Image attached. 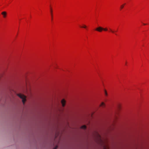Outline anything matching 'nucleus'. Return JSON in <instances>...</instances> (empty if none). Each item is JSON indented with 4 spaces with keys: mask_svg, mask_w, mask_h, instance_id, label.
I'll list each match as a JSON object with an SVG mask.
<instances>
[{
    "mask_svg": "<svg viewBox=\"0 0 149 149\" xmlns=\"http://www.w3.org/2000/svg\"><path fill=\"white\" fill-rule=\"evenodd\" d=\"M95 30L100 32H101L102 30L107 31H108V29L106 28H104L101 26H99Z\"/></svg>",
    "mask_w": 149,
    "mask_h": 149,
    "instance_id": "f03ea898",
    "label": "nucleus"
},
{
    "mask_svg": "<svg viewBox=\"0 0 149 149\" xmlns=\"http://www.w3.org/2000/svg\"><path fill=\"white\" fill-rule=\"evenodd\" d=\"M17 95L19 97L22 99V102L23 104H24L26 101V96L21 94H19Z\"/></svg>",
    "mask_w": 149,
    "mask_h": 149,
    "instance_id": "f257e3e1",
    "label": "nucleus"
},
{
    "mask_svg": "<svg viewBox=\"0 0 149 149\" xmlns=\"http://www.w3.org/2000/svg\"><path fill=\"white\" fill-rule=\"evenodd\" d=\"M61 103L62 104V106L63 107H64L65 104V101L64 100V99H63L61 101Z\"/></svg>",
    "mask_w": 149,
    "mask_h": 149,
    "instance_id": "7ed1b4c3",
    "label": "nucleus"
},
{
    "mask_svg": "<svg viewBox=\"0 0 149 149\" xmlns=\"http://www.w3.org/2000/svg\"><path fill=\"white\" fill-rule=\"evenodd\" d=\"M144 24V25H146V24Z\"/></svg>",
    "mask_w": 149,
    "mask_h": 149,
    "instance_id": "ddd939ff",
    "label": "nucleus"
},
{
    "mask_svg": "<svg viewBox=\"0 0 149 149\" xmlns=\"http://www.w3.org/2000/svg\"><path fill=\"white\" fill-rule=\"evenodd\" d=\"M1 14L3 15L4 18H5L7 15V13L5 11H3L1 13Z\"/></svg>",
    "mask_w": 149,
    "mask_h": 149,
    "instance_id": "20e7f679",
    "label": "nucleus"
},
{
    "mask_svg": "<svg viewBox=\"0 0 149 149\" xmlns=\"http://www.w3.org/2000/svg\"><path fill=\"white\" fill-rule=\"evenodd\" d=\"M105 103L103 102H102L101 104L100 105V106L103 108L104 107H105Z\"/></svg>",
    "mask_w": 149,
    "mask_h": 149,
    "instance_id": "39448f33",
    "label": "nucleus"
},
{
    "mask_svg": "<svg viewBox=\"0 0 149 149\" xmlns=\"http://www.w3.org/2000/svg\"><path fill=\"white\" fill-rule=\"evenodd\" d=\"M125 4H124L122 5H121L120 6V8L121 10L123 8V7H124V6L125 5Z\"/></svg>",
    "mask_w": 149,
    "mask_h": 149,
    "instance_id": "0eeeda50",
    "label": "nucleus"
},
{
    "mask_svg": "<svg viewBox=\"0 0 149 149\" xmlns=\"http://www.w3.org/2000/svg\"><path fill=\"white\" fill-rule=\"evenodd\" d=\"M81 128L83 129H85L86 128V126L84 125L81 127Z\"/></svg>",
    "mask_w": 149,
    "mask_h": 149,
    "instance_id": "423d86ee",
    "label": "nucleus"
},
{
    "mask_svg": "<svg viewBox=\"0 0 149 149\" xmlns=\"http://www.w3.org/2000/svg\"><path fill=\"white\" fill-rule=\"evenodd\" d=\"M50 12H51V15L52 17V11L51 9V10Z\"/></svg>",
    "mask_w": 149,
    "mask_h": 149,
    "instance_id": "9b49d317",
    "label": "nucleus"
},
{
    "mask_svg": "<svg viewBox=\"0 0 149 149\" xmlns=\"http://www.w3.org/2000/svg\"><path fill=\"white\" fill-rule=\"evenodd\" d=\"M104 149H106V148H104Z\"/></svg>",
    "mask_w": 149,
    "mask_h": 149,
    "instance_id": "4468645a",
    "label": "nucleus"
},
{
    "mask_svg": "<svg viewBox=\"0 0 149 149\" xmlns=\"http://www.w3.org/2000/svg\"><path fill=\"white\" fill-rule=\"evenodd\" d=\"M105 95H106V96H107V93L106 91H105Z\"/></svg>",
    "mask_w": 149,
    "mask_h": 149,
    "instance_id": "9d476101",
    "label": "nucleus"
},
{
    "mask_svg": "<svg viewBox=\"0 0 149 149\" xmlns=\"http://www.w3.org/2000/svg\"><path fill=\"white\" fill-rule=\"evenodd\" d=\"M109 30L112 33H114L115 32V31H113L111 29H109Z\"/></svg>",
    "mask_w": 149,
    "mask_h": 149,
    "instance_id": "1a4fd4ad",
    "label": "nucleus"
},
{
    "mask_svg": "<svg viewBox=\"0 0 149 149\" xmlns=\"http://www.w3.org/2000/svg\"><path fill=\"white\" fill-rule=\"evenodd\" d=\"M81 28H86V27H87V26L86 25H83V26H81Z\"/></svg>",
    "mask_w": 149,
    "mask_h": 149,
    "instance_id": "6e6552de",
    "label": "nucleus"
},
{
    "mask_svg": "<svg viewBox=\"0 0 149 149\" xmlns=\"http://www.w3.org/2000/svg\"><path fill=\"white\" fill-rule=\"evenodd\" d=\"M57 146H56V147H55L53 149H57Z\"/></svg>",
    "mask_w": 149,
    "mask_h": 149,
    "instance_id": "f8f14e48",
    "label": "nucleus"
}]
</instances>
